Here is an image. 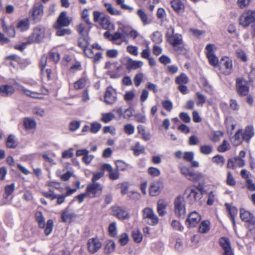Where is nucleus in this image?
Here are the masks:
<instances>
[{"instance_id": "obj_1", "label": "nucleus", "mask_w": 255, "mask_h": 255, "mask_svg": "<svg viewBox=\"0 0 255 255\" xmlns=\"http://www.w3.org/2000/svg\"><path fill=\"white\" fill-rule=\"evenodd\" d=\"M179 169L181 173L189 180L193 182L201 181L203 182L205 180L204 176L202 173L198 171H194L190 167L180 164Z\"/></svg>"}, {"instance_id": "obj_2", "label": "nucleus", "mask_w": 255, "mask_h": 255, "mask_svg": "<svg viewBox=\"0 0 255 255\" xmlns=\"http://www.w3.org/2000/svg\"><path fill=\"white\" fill-rule=\"evenodd\" d=\"M166 37L168 42L173 46L174 49L177 52H182L184 50V44L182 35L174 33V29L171 30V33L168 32Z\"/></svg>"}, {"instance_id": "obj_3", "label": "nucleus", "mask_w": 255, "mask_h": 255, "mask_svg": "<svg viewBox=\"0 0 255 255\" xmlns=\"http://www.w3.org/2000/svg\"><path fill=\"white\" fill-rule=\"evenodd\" d=\"M142 218L145 223L150 226H156L158 224L159 219L152 209L146 207L142 210Z\"/></svg>"}, {"instance_id": "obj_4", "label": "nucleus", "mask_w": 255, "mask_h": 255, "mask_svg": "<svg viewBox=\"0 0 255 255\" xmlns=\"http://www.w3.org/2000/svg\"><path fill=\"white\" fill-rule=\"evenodd\" d=\"M174 212L179 218H184L186 213L185 201L183 197L177 196L174 201Z\"/></svg>"}, {"instance_id": "obj_5", "label": "nucleus", "mask_w": 255, "mask_h": 255, "mask_svg": "<svg viewBox=\"0 0 255 255\" xmlns=\"http://www.w3.org/2000/svg\"><path fill=\"white\" fill-rule=\"evenodd\" d=\"M35 218L40 228H43L45 226L44 233L46 235H49L51 233L53 227V220L51 219L48 220L45 225L44 219L41 212H37L35 213Z\"/></svg>"}, {"instance_id": "obj_6", "label": "nucleus", "mask_w": 255, "mask_h": 255, "mask_svg": "<svg viewBox=\"0 0 255 255\" xmlns=\"http://www.w3.org/2000/svg\"><path fill=\"white\" fill-rule=\"evenodd\" d=\"M239 21L240 24L244 27L255 23V11L250 10L246 11L240 16Z\"/></svg>"}, {"instance_id": "obj_7", "label": "nucleus", "mask_w": 255, "mask_h": 255, "mask_svg": "<svg viewBox=\"0 0 255 255\" xmlns=\"http://www.w3.org/2000/svg\"><path fill=\"white\" fill-rule=\"evenodd\" d=\"M103 190V186L99 183H93L89 184L86 188L87 196L91 198H94L100 195Z\"/></svg>"}, {"instance_id": "obj_8", "label": "nucleus", "mask_w": 255, "mask_h": 255, "mask_svg": "<svg viewBox=\"0 0 255 255\" xmlns=\"http://www.w3.org/2000/svg\"><path fill=\"white\" fill-rule=\"evenodd\" d=\"M45 34V28L43 27H36L34 30L32 34L29 36L28 40L29 43L32 42H38L44 37Z\"/></svg>"}, {"instance_id": "obj_9", "label": "nucleus", "mask_w": 255, "mask_h": 255, "mask_svg": "<svg viewBox=\"0 0 255 255\" xmlns=\"http://www.w3.org/2000/svg\"><path fill=\"white\" fill-rule=\"evenodd\" d=\"M72 21V18L67 15V12L66 11H62L54 24V27L59 26H68Z\"/></svg>"}, {"instance_id": "obj_10", "label": "nucleus", "mask_w": 255, "mask_h": 255, "mask_svg": "<svg viewBox=\"0 0 255 255\" xmlns=\"http://www.w3.org/2000/svg\"><path fill=\"white\" fill-rule=\"evenodd\" d=\"M122 67L121 66H117V62L111 63L108 62L106 63L105 68L107 69V74L112 78H117L119 77L118 71Z\"/></svg>"}, {"instance_id": "obj_11", "label": "nucleus", "mask_w": 255, "mask_h": 255, "mask_svg": "<svg viewBox=\"0 0 255 255\" xmlns=\"http://www.w3.org/2000/svg\"><path fill=\"white\" fill-rule=\"evenodd\" d=\"M240 216L242 221L247 222L250 225H255V217L250 211L241 208L240 210Z\"/></svg>"}, {"instance_id": "obj_12", "label": "nucleus", "mask_w": 255, "mask_h": 255, "mask_svg": "<svg viewBox=\"0 0 255 255\" xmlns=\"http://www.w3.org/2000/svg\"><path fill=\"white\" fill-rule=\"evenodd\" d=\"M185 194L191 203L199 201L202 197L201 192L192 187L188 188L185 191Z\"/></svg>"}, {"instance_id": "obj_13", "label": "nucleus", "mask_w": 255, "mask_h": 255, "mask_svg": "<svg viewBox=\"0 0 255 255\" xmlns=\"http://www.w3.org/2000/svg\"><path fill=\"white\" fill-rule=\"evenodd\" d=\"M236 87L238 93L241 96H246L248 95L249 88L247 82L244 78L237 79Z\"/></svg>"}, {"instance_id": "obj_14", "label": "nucleus", "mask_w": 255, "mask_h": 255, "mask_svg": "<svg viewBox=\"0 0 255 255\" xmlns=\"http://www.w3.org/2000/svg\"><path fill=\"white\" fill-rule=\"evenodd\" d=\"M117 99L116 91L112 87H107L104 96L105 102L107 104L111 105L116 102Z\"/></svg>"}, {"instance_id": "obj_15", "label": "nucleus", "mask_w": 255, "mask_h": 255, "mask_svg": "<svg viewBox=\"0 0 255 255\" xmlns=\"http://www.w3.org/2000/svg\"><path fill=\"white\" fill-rule=\"evenodd\" d=\"M43 14V5L40 2L34 4L32 11V17L35 22L40 20Z\"/></svg>"}, {"instance_id": "obj_16", "label": "nucleus", "mask_w": 255, "mask_h": 255, "mask_svg": "<svg viewBox=\"0 0 255 255\" xmlns=\"http://www.w3.org/2000/svg\"><path fill=\"white\" fill-rule=\"evenodd\" d=\"M219 243L224 250V255H234L230 240L226 237L220 239Z\"/></svg>"}, {"instance_id": "obj_17", "label": "nucleus", "mask_w": 255, "mask_h": 255, "mask_svg": "<svg viewBox=\"0 0 255 255\" xmlns=\"http://www.w3.org/2000/svg\"><path fill=\"white\" fill-rule=\"evenodd\" d=\"M143 63L141 61H137L128 58L126 64V69L128 71L135 70L142 66Z\"/></svg>"}, {"instance_id": "obj_18", "label": "nucleus", "mask_w": 255, "mask_h": 255, "mask_svg": "<svg viewBox=\"0 0 255 255\" xmlns=\"http://www.w3.org/2000/svg\"><path fill=\"white\" fill-rule=\"evenodd\" d=\"M101 247V243L98 239H90L88 242L89 251L92 254L97 252Z\"/></svg>"}, {"instance_id": "obj_19", "label": "nucleus", "mask_w": 255, "mask_h": 255, "mask_svg": "<svg viewBox=\"0 0 255 255\" xmlns=\"http://www.w3.org/2000/svg\"><path fill=\"white\" fill-rule=\"evenodd\" d=\"M113 214L117 218L121 220L128 219V213L124 208L115 206L113 208Z\"/></svg>"}, {"instance_id": "obj_20", "label": "nucleus", "mask_w": 255, "mask_h": 255, "mask_svg": "<svg viewBox=\"0 0 255 255\" xmlns=\"http://www.w3.org/2000/svg\"><path fill=\"white\" fill-rule=\"evenodd\" d=\"M162 184L159 181H156L151 184L149 187V193L152 196L158 195L162 188Z\"/></svg>"}, {"instance_id": "obj_21", "label": "nucleus", "mask_w": 255, "mask_h": 255, "mask_svg": "<svg viewBox=\"0 0 255 255\" xmlns=\"http://www.w3.org/2000/svg\"><path fill=\"white\" fill-rule=\"evenodd\" d=\"M201 219V217L200 215L194 211L189 214L186 220V222L188 223L189 227L192 228L195 227Z\"/></svg>"}, {"instance_id": "obj_22", "label": "nucleus", "mask_w": 255, "mask_h": 255, "mask_svg": "<svg viewBox=\"0 0 255 255\" xmlns=\"http://www.w3.org/2000/svg\"><path fill=\"white\" fill-rule=\"evenodd\" d=\"M76 216L74 212L72 210L67 208L62 212L61 219L63 222H68L75 218Z\"/></svg>"}, {"instance_id": "obj_23", "label": "nucleus", "mask_w": 255, "mask_h": 255, "mask_svg": "<svg viewBox=\"0 0 255 255\" xmlns=\"http://www.w3.org/2000/svg\"><path fill=\"white\" fill-rule=\"evenodd\" d=\"M254 134L253 127L252 126H248L245 128L244 132H243L242 139L246 142H249Z\"/></svg>"}, {"instance_id": "obj_24", "label": "nucleus", "mask_w": 255, "mask_h": 255, "mask_svg": "<svg viewBox=\"0 0 255 255\" xmlns=\"http://www.w3.org/2000/svg\"><path fill=\"white\" fill-rule=\"evenodd\" d=\"M14 92V89L12 86L8 85L0 86V94L2 96H8L12 95Z\"/></svg>"}, {"instance_id": "obj_25", "label": "nucleus", "mask_w": 255, "mask_h": 255, "mask_svg": "<svg viewBox=\"0 0 255 255\" xmlns=\"http://www.w3.org/2000/svg\"><path fill=\"white\" fill-rule=\"evenodd\" d=\"M138 133L141 135L142 139L144 141H148L150 140L151 137V135L149 132H146L145 128L142 125H138L137 127Z\"/></svg>"}, {"instance_id": "obj_26", "label": "nucleus", "mask_w": 255, "mask_h": 255, "mask_svg": "<svg viewBox=\"0 0 255 255\" xmlns=\"http://www.w3.org/2000/svg\"><path fill=\"white\" fill-rule=\"evenodd\" d=\"M157 211L160 216H163L165 215L166 208L167 206V204L164 201L160 200L157 202Z\"/></svg>"}, {"instance_id": "obj_27", "label": "nucleus", "mask_w": 255, "mask_h": 255, "mask_svg": "<svg viewBox=\"0 0 255 255\" xmlns=\"http://www.w3.org/2000/svg\"><path fill=\"white\" fill-rule=\"evenodd\" d=\"M225 206L227 210L229 212V214L231 218V220L233 222V226H235V216L237 215L238 210L237 208L235 207H232L230 205L228 204H226Z\"/></svg>"}, {"instance_id": "obj_28", "label": "nucleus", "mask_w": 255, "mask_h": 255, "mask_svg": "<svg viewBox=\"0 0 255 255\" xmlns=\"http://www.w3.org/2000/svg\"><path fill=\"white\" fill-rule=\"evenodd\" d=\"M171 4L174 10L178 13L183 11L184 5L180 0H173L171 1Z\"/></svg>"}, {"instance_id": "obj_29", "label": "nucleus", "mask_w": 255, "mask_h": 255, "mask_svg": "<svg viewBox=\"0 0 255 255\" xmlns=\"http://www.w3.org/2000/svg\"><path fill=\"white\" fill-rule=\"evenodd\" d=\"M23 125L26 130H30L35 128L36 124L34 119L25 118L23 120Z\"/></svg>"}, {"instance_id": "obj_30", "label": "nucleus", "mask_w": 255, "mask_h": 255, "mask_svg": "<svg viewBox=\"0 0 255 255\" xmlns=\"http://www.w3.org/2000/svg\"><path fill=\"white\" fill-rule=\"evenodd\" d=\"M210 229V224L209 221L205 220L201 222L200 224L198 231L202 234L207 233Z\"/></svg>"}, {"instance_id": "obj_31", "label": "nucleus", "mask_w": 255, "mask_h": 255, "mask_svg": "<svg viewBox=\"0 0 255 255\" xmlns=\"http://www.w3.org/2000/svg\"><path fill=\"white\" fill-rule=\"evenodd\" d=\"M199 150L201 154L208 155L212 153L213 147L211 145L203 144L200 146Z\"/></svg>"}, {"instance_id": "obj_32", "label": "nucleus", "mask_w": 255, "mask_h": 255, "mask_svg": "<svg viewBox=\"0 0 255 255\" xmlns=\"http://www.w3.org/2000/svg\"><path fill=\"white\" fill-rule=\"evenodd\" d=\"M6 144L7 147L14 148L17 146L18 142L15 139V136L12 134H10L7 138Z\"/></svg>"}, {"instance_id": "obj_33", "label": "nucleus", "mask_w": 255, "mask_h": 255, "mask_svg": "<svg viewBox=\"0 0 255 255\" xmlns=\"http://www.w3.org/2000/svg\"><path fill=\"white\" fill-rule=\"evenodd\" d=\"M17 28L21 31H25L29 28V22L27 19H23L18 22Z\"/></svg>"}, {"instance_id": "obj_34", "label": "nucleus", "mask_w": 255, "mask_h": 255, "mask_svg": "<svg viewBox=\"0 0 255 255\" xmlns=\"http://www.w3.org/2000/svg\"><path fill=\"white\" fill-rule=\"evenodd\" d=\"M63 26L54 27L56 29V35L59 36H62L65 35H70L71 30L69 28H63Z\"/></svg>"}, {"instance_id": "obj_35", "label": "nucleus", "mask_w": 255, "mask_h": 255, "mask_svg": "<svg viewBox=\"0 0 255 255\" xmlns=\"http://www.w3.org/2000/svg\"><path fill=\"white\" fill-rule=\"evenodd\" d=\"M115 243L112 241L107 242L105 248L104 252L105 254H109L113 252L115 249Z\"/></svg>"}, {"instance_id": "obj_36", "label": "nucleus", "mask_w": 255, "mask_h": 255, "mask_svg": "<svg viewBox=\"0 0 255 255\" xmlns=\"http://www.w3.org/2000/svg\"><path fill=\"white\" fill-rule=\"evenodd\" d=\"M175 82L179 85L185 84L188 82V78L185 74L181 73L176 77Z\"/></svg>"}, {"instance_id": "obj_37", "label": "nucleus", "mask_w": 255, "mask_h": 255, "mask_svg": "<svg viewBox=\"0 0 255 255\" xmlns=\"http://www.w3.org/2000/svg\"><path fill=\"white\" fill-rule=\"evenodd\" d=\"M100 24L103 28L109 29L111 25L109 17L105 15L101 16Z\"/></svg>"}, {"instance_id": "obj_38", "label": "nucleus", "mask_w": 255, "mask_h": 255, "mask_svg": "<svg viewBox=\"0 0 255 255\" xmlns=\"http://www.w3.org/2000/svg\"><path fill=\"white\" fill-rule=\"evenodd\" d=\"M137 14L144 25H146L150 23L148 20L146 14L142 9H138L137 11Z\"/></svg>"}, {"instance_id": "obj_39", "label": "nucleus", "mask_w": 255, "mask_h": 255, "mask_svg": "<svg viewBox=\"0 0 255 255\" xmlns=\"http://www.w3.org/2000/svg\"><path fill=\"white\" fill-rule=\"evenodd\" d=\"M132 150L134 152V154L136 156H138L144 151V147L141 145L139 142H137L134 146L132 148Z\"/></svg>"}, {"instance_id": "obj_40", "label": "nucleus", "mask_w": 255, "mask_h": 255, "mask_svg": "<svg viewBox=\"0 0 255 255\" xmlns=\"http://www.w3.org/2000/svg\"><path fill=\"white\" fill-rule=\"evenodd\" d=\"M87 80L85 78H82L75 82L74 86L75 89L79 90L83 88L86 85Z\"/></svg>"}, {"instance_id": "obj_41", "label": "nucleus", "mask_w": 255, "mask_h": 255, "mask_svg": "<svg viewBox=\"0 0 255 255\" xmlns=\"http://www.w3.org/2000/svg\"><path fill=\"white\" fill-rule=\"evenodd\" d=\"M115 118V115L112 113H103L101 121L105 123H108Z\"/></svg>"}, {"instance_id": "obj_42", "label": "nucleus", "mask_w": 255, "mask_h": 255, "mask_svg": "<svg viewBox=\"0 0 255 255\" xmlns=\"http://www.w3.org/2000/svg\"><path fill=\"white\" fill-rule=\"evenodd\" d=\"M212 161L217 165L222 166L225 163V160L223 156L217 155L212 158Z\"/></svg>"}, {"instance_id": "obj_43", "label": "nucleus", "mask_w": 255, "mask_h": 255, "mask_svg": "<svg viewBox=\"0 0 255 255\" xmlns=\"http://www.w3.org/2000/svg\"><path fill=\"white\" fill-rule=\"evenodd\" d=\"M132 237L134 242L140 243L142 240V236L140 231L135 229L132 231Z\"/></svg>"}, {"instance_id": "obj_44", "label": "nucleus", "mask_w": 255, "mask_h": 255, "mask_svg": "<svg viewBox=\"0 0 255 255\" xmlns=\"http://www.w3.org/2000/svg\"><path fill=\"white\" fill-rule=\"evenodd\" d=\"M105 7L108 12L112 15H118L121 14V12L119 10H115L110 3H105Z\"/></svg>"}, {"instance_id": "obj_45", "label": "nucleus", "mask_w": 255, "mask_h": 255, "mask_svg": "<svg viewBox=\"0 0 255 255\" xmlns=\"http://www.w3.org/2000/svg\"><path fill=\"white\" fill-rule=\"evenodd\" d=\"M3 29L4 31L7 33V34L11 37H14L15 34V28L13 26H10L9 27H7L4 25V22H3L2 25Z\"/></svg>"}, {"instance_id": "obj_46", "label": "nucleus", "mask_w": 255, "mask_h": 255, "mask_svg": "<svg viewBox=\"0 0 255 255\" xmlns=\"http://www.w3.org/2000/svg\"><path fill=\"white\" fill-rule=\"evenodd\" d=\"M116 169L119 171H125L128 165L122 160H117L115 162Z\"/></svg>"}, {"instance_id": "obj_47", "label": "nucleus", "mask_w": 255, "mask_h": 255, "mask_svg": "<svg viewBox=\"0 0 255 255\" xmlns=\"http://www.w3.org/2000/svg\"><path fill=\"white\" fill-rule=\"evenodd\" d=\"M230 145L226 140H223L222 143L218 147V150L220 152H224L230 149Z\"/></svg>"}, {"instance_id": "obj_48", "label": "nucleus", "mask_w": 255, "mask_h": 255, "mask_svg": "<svg viewBox=\"0 0 255 255\" xmlns=\"http://www.w3.org/2000/svg\"><path fill=\"white\" fill-rule=\"evenodd\" d=\"M152 40L156 43H161L162 41L161 33L158 31L154 32L152 34Z\"/></svg>"}, {"instance_id": "obj_49", "label": "nucleus", "mask_w": 255, "mask_h": 255, "mask_svg": "<svg viewBox=\"0 0 255 255\" xmlns=\"http://www.w3.org/2000/svg\"><path fill=\"white\" fill-rule=\"evenodd\" d=\"M101 128V125L98 122H94L91 124L90 131L92 133L98 132Z\"/></svg>"}, {"instance_id": "obj_50", "label": "nucleus", "mask_w": 255, "mask_h": 255, "mask_svg": "<svg viewBox=\"0 0 255 255\" xmlns=\"http://www.w3.org/2000/svg\"><path fill=\"white\" fill-rule=\"evenodd\" d=\"M143 74L142 73H139L136 74L133 78V81L135 85L138 87L143 81Z\"/></svg>"}, {"instance_id": "obj_51", "label": "nucleus", "mask_w": 255, "mask_h": 255, "mask_svg": "<svg viewBox=\"0 0 255 255\" xmlns=\"http://www.w3.org/2000/svg\"><path fill=\"white\" fill-rule=\"evenodd\" d=\"M124 130L126 134L131 135L134 133L135 128L132 125L128 124L124 126Z\"/></svg>"}, {"instance_id": "obj_52", "label": "nucleus", "mask_w": 255, "mask_h": 255, "mask_svg": "<svg viewBox=\"0 0 255 255\" xmlns=\"http://www.w3.org/2000/svg\"><path fill=\"white\" fill-rule=\"evenodd\" d=\"M109 232L111 236L113 237L116 236L117 234V231L116 222H113L109 225Z\"/></svg>"}, {"instance_id": "obj_53", "label": "nucleus", "mask_w": 255, "mask_h": 255, "mask_svg": "<svg viewBox=\"0 0 255 255\" xmlns=\"http://www.w3.org/2000/svg\"><path fill=\"white\" fill-rule=\"evenodd\" d=\"M194 157V153L193 151H186L184 153L183 158L187 162L192 161Z\"/></svg>"}, {"instance_id": "obj_54", "label": "nucleus", "mask_w": 255, "mask_h": 255, "mask_svg": "<svg viewBox=\"0 0 255 255\" xmlns=\"http://www.w3.org/2000/svg\"><path fill=\"white\" fill-rule=\"evenodd\" d=\"M162 106L163 108L168 112H170L173 109V104L169 100H164L162 101Z\"/></svg>"}, {"instance_id": "obj_55", "label": "nucleus", "mask_w": 255, "mask_h": 255, "mask_svg": "<svg viewBox=\"0 0 255 255\" xmlns=\"http://www.w3.org/2000/svg\"><path fill=\"white\" fill-rule=\"evenodd\" d=\"M236 54L239 58H240L242 61L244 62H246L247 61V56L245 52L241 49H238L236 50Z\"/></svg>"}, {"instance_id": "obj_56", "label": "nucleus", "mask_w": 255, "mask_h": 255, "mask_svg": "<svg viewBox=\"0 0 255 255\" xmlns=\"http://www.w3.org/2000/svg\"><path fill=\"white\" fill-rule=\"evenodd\" d=\"M129 240L128 236L127 233H123L120 235L119 242L122 246L128 244Z\"/></svg>"}, {"instance_id": "obj_57", "label": "nucleus", "mask_w": 255, "mask_h": 255, "mask_svg": "<svg viewBox=\"0 0 255 255\" xmlns=\"http://www.w3.org/2000/svg\"><path fill=\"white\" fill-rule=\"evenodd\" d=\"M15 189L14 183H11L10 185H6L5 187V193L6 195V198H7L8 196L11 195L14 191Z\"/></svg>"}, {"instance_id": "obj_58", "label": "nucleus", "mask_w": 255, "mask_h": 255, "mask_svg": "<svg viewBox=\"0 0 255 255\" xmlns=\"http://www.w3.org/2000/svg\"><path fill=\"white\" fill-rule=\"evenodd\" d=\"M196 95L198 99L197 105L202 106L206 102L205 96L200 92H197Z\"/></svg>"}, {"instance_id": "obj_59", "label": "nucleus", "mask_w": 255, "mask_h": 255, "mask_svg": "<svg viewBox=\"0 0 255 255\" xmlns=\"http://www.w3.org/2000/svg\"><path fill=\"white\" fill-rule=\"evenodd\" d=\"M223 66L226 69V73L229 74L232 69V61L231 60L228 59L225 61L223 63Z\"/></svg>"}, {"instance_id": "obj_60", "label": "nucleus", "mask_w": 255, "mask_h": 255, "mask_svg": "<svg viewBox=\"0 0 255 255\" xmlns=\"http://www.w3.org/2000/svg\"><path fill=\"white\" fill-rule=\"evenodd\" d=\"M80 126V122L79 121H74L71 122L69 124V129L70 131H74L79 128Z\"/></svg>"}, {"instance_id": "obj_61", "label": "nucleus", "mask_w": 255, "mask_h": 255, "mask_svg": "<svg viewBox=\"0 0 255 255\" xmlns=\"http://www.w3.org/2000/svg\"><path fill=\"white\" fill-rule=\"evenodd\" d=\"M148 173L151 176L156 177L160 175V171L157 168L150 167L148 169Z\"/></svg>"}, {"instance_id": "obj_62", "label": "nucleus", "mask_w": 255, "mask_h": 255, "mask_svg": "<svg viewBox=\"0 0 255 255\" xmlns=\"http://www.w3.org/2000/svg\"><path fill=\"white\" fill-rule=\"evenodd\" d=\"M32 112L34 115H36L40 117L43 116L45 113L44 109L39 107H36L33 108Z\"/></svg>"}, {"instance_id": "obj_63", "label": "nucleus", "mask_w": 255, "mask_h": 255, "mask_svg": "<svg viewBox=\"0 0 255 255\" xmlns=\"http://www.w3.org/2000/svg\"><path fill=\"white\" fill-rule=\"evenodd\" d=\"M127 50L130 54L134 56H137L138 54V48L136 46L129 45L127 46Z\"/></svg>"}, {"instance_id": "obj_64", "label": "nucleus", "mask_w": 255, "mask_h": 255, "mask_svg": "<svg viewBox=\"0 0 255 255\" xmlns=\"http://www.w3.org/2000/svg\"><path fill=\"white\" fill-rule=\"evenodd\" d=\"M249 78L250 82L255 86V68L252 67L251 70L249 74Z\"/></svg>"}]
</instances>
